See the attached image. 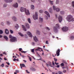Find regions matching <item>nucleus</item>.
<instances>
[{"label": "nucleus", "instance_id": "nucleus-55", "mask_svg": "<svg viewBox=\"0 0 74 74\" xmlns=\"http://www.w3.org/2000/svg\"><path fill=\"white\" fill-rule=\"evenodd\" d=\"M13 61L14 62H15V61H16V59L15 58H14V60H13Z\"/></svg>", "mask_w": 74, "mask_h": 74}, {"label": "nucleus", "instance_id": "nucleus-49", "mask_svg": "<svg viewBox=\"0 0 74 74\" xmlns=\"http://www.w3.org/2000/svg\"><path fill=\"white\" fill-rule=\"evenodd\" d=\"M46 29H47V30H50V29H49V27H46Z\"/></svg>", "mask_w": 74, "mask_h": 74}, {"label": "nucleus", "instance_id": "nucleus-9", "mask_svg": "<svg viewBox=\"0 0 74 74\" xmlns=\"http://www.w3.org/2000/svg\"><path fill=\"white\" fill-rule=\"evenodd\" d=\"M27 34L29 37H33V36H32V33H30V32H28Z\"/></svg>", "mask_w": 74, "mask_h": 74}, {"label": "nucleus", "instance_id": "nucleus-46", "mask_svg": "<svg viewBox=\"0 0 74 74\" xmlns=\"http://www.w3.org/2000/svg\"><path fill=\"white\" fill-rule=\"evenodd\" d=\"M7 25H10V23L9 21H7Z\"/></svg>", "mask_w": 74, "mask_h": 74}, {"label": "nucleus", "instance_id": "nucleus-31", "mask_svg": "<svg viewBox=\"0 0 74 74\" xmlns=\"http://www.w3.org/2000/svg\"><path fill=\"white\" fill-rule=\"evenodd\" d=\"M53 10H54V11H55V10H56V7H55L54 6H53Z\"/></svg>", "mask_w": 74, "mask_h": 74}, {"label": "nucleus", "instance_id": "nucleus-39", "mask_svg": "<svg viewBox=\"0 0 74 74\" xmlns=\"http://www.w3.org/2000/svg\"><path fill=\"white\" fill-rule=\"evenodd\" d=\"M70 38L71 39H73V38H74V37L73 36H72L70 37Z\"/></svg>", "mask_w": 74, "mask_h": 74}, {"label": "nucleus", "instance_id": "nucleus-26", "mask_svg": "<svg viewBox=\"0 0 74 74\" xmlns=\"http://www.w3.org/2000/svg\"><path fill=\"white\" fill-rule=\"evenodd\" d=\"M27 20H28V22H29V23H31V21L30 20V18H28L27 19Z\"/></svg>", "mask_w": 74, "mask_h": 74}, {"label": "nucleus", "instance_id": "nucleus-28", "mask_svg": "<svg viewBox=\"0 0 74 74\" xmlns=\"http://www.w3.org/2000/svg\"><path fill=\"white\" fill-rule=\"evenodd\" d=\"M48 63L49 65L50 66V67H52V65L51 64V62H49Z\"/></svg>", "mask_w": 74, "mask_h": 74}, {"label": "nucleus", "instance_id": "nucleus-30", "mask_svg": "<svg viewBox=\"0 0 74 74\" xmlns=\"http://www.w3.org/2000/svg\"><path fill=\"white\" fill-rule=\"evenodd\" d=\"M56 11L58 12L59 11H60V9L59 8H57L56 9Z\"/></svg>", "mask_w": 74, "mask_h": 74}, {"label": "nucleus", "instance_id": "nucleus-19", "mask_svg": "<svg viewBox=\"0 0 74 74\" xmlns=\"http://www.w3.org/2000/svg\"><path fill=\"white\" fill-rule=\"evenodd\" d=\"M39 20V22L40 23H41L42 22H43V20L42 19V18L41 17H40Z\"/></svg>", "mask_w": 74, "mask_h": 74}, {"label": "nucleus", "instance_id": "nucleus-43", "mask_svg": "<svg viewBox=\"0 0 74 74\" xmlns=\"http://www.w3.org/2000/svg\"><path fill=\"white\" fill-rule=\"evenodd\" d=\"M66 71H67L66 70H64L63 71V73H65L66 72Z\"/></svg>", "mask_w": 74, "mask_h": 74}, {"label": "nucleus", "instance_id": "nucleus-52", "mask_svg": "<svg viewBox=\"0 0 74 74\" xmlns=\"http://www.w3.org/2000/svg\"><path fill=\"white\" fill-rule=\"evenodd\" d=\"M46 44H49V43H48V41L47 40L46 41Z\"/></svg>", "mask_w": 74, "mask_h": 74}, {"label": "nucleus", "instance_id": "nucleus-22", "mask_svg": "<svg viewBox=\"0 0 74 74\" xmlns=\"http://www.w3.org/2000/svg\"><path fill=\"white\" fill-rule=\"evenodd\" d=\"M31 7L32 10H34V5H31Z\"/></svg>", "mask_w": 74, "mask_h": 74}, {"label": "nucleus", "instance_id": "nucleus-6", "mask_svg": "<svg viewBox=\"0 0 74 74\" xmlns=\"http://www.w3.org/2000/svg\"><path fill=\"white\" fill-rule=\"evenodd\" d=\"M30 70H31V71H36V68L32 67H30Z\"/></svg>", "mask_w": 74, "mask_h": 74}, {"label": "nucleus", "instance_id": "nucleus-63", "mask_svg": "<svg viewBox=\"0 0 74 74\" xmlns=\"http://www.w3.org/2000/svg\"><path fill=\"white\" fill-rule=\"evenodd\" d=\"M62 69H66V67H62Z\"/></svg>", "mask_w": 74, "mask_h": 74}, {"label": "nucleus", "instance_id": "nucleus-44", "mask_svg": "<svg viewBox=\"0 0 74 74\" xmlns=\"http://www.w3.org/2000/svg\"><path fill=\"white\" fill-rule=\"evenodd\" d=\"M16 26H15V27H16L17 29H18V28L19 27V26H18V25L16 24Z\"/></svg>", "mask_w": 74, "mask_h": 74}, {"label": "nucleus", "instance_id": "nucleus-45", "mask_svg": "<svg viewBox=\"0 0 74 74\" xmlns=\"http://www.w3.org/2000/svg\"><path fill=\"white\" fill-rule=\"evenodd\" d=\"M4 7H7V5L6 4H4L3 5Z\"/></svg>", "mask_w": 74, "mask_h": 74}, {"label": "nucleus", "instance_id": "nucleus-12", "mask_svg": "<svg viewBox=\"0 0 74 74\" xmlns=\"http://www.w3.org/2000/svg\"><path fill=\"white\" fill-rule=\"evenodd\" d=\"M5 3H10L12 1V0H5Z\"/></svg>", "mask_w": 74, "mask_h": 74}, {"label": "nucleus", "instance_id": "nucleus-10", "mask_svg": "<svg viewBox=\"0 0 74 74\" xmlns=\"http://www.w3.org/2000/svg\"><path fill=\"white\" fill-rule=\"evenodd\" d=\"M34 40L35 42H37L38 41V39L36 37V36H34Z\"/></svg>", "mask_w": 74, "mask_h": 74}, {"label": "nucleus", "instance_id": "nucleus-21", "mask_svg": "<svg viewBox=\"0 0 74 74\" xmlns=\"http://www.w3.org/2000/svg\"><path fill=\"white\" fill-rule=\"evenodd\" d=\"M4 38H5V40H6V41H7L8 40V37H7V36H4Z\"/></svg>", "mask_w": 74, "mask_h": 74}, {"label": "nucleus", "instance_id": "nucleus-27", "mask_svg": "<svg viewBox=\"0 0 74 74\" xmlns=\"http://www.w3.org/2000/svg\"><path fill=\"white\" fill-rule=\"evenodd\" d=\"M49 2L50 3V4H51V5H53V1H51L50 0H49Z\"/></svg>", "mask_w": 74, "mask_h": 74}, {"label": "nucleus", "instance_id": "nucleus-5", "mask_svg": "<svg viewBox=\"0 0 74 74\" xmlns=\"http://www.w3.org/2000/svg\"><path fill=\"white\" fill-rule=\"evenodd\" d=\"M62 31H63V32H65L66 31H67L68 30V27H63L62 29Z\"/></svg>", "mask_w": 74, "mask_h": 74}, {"label": "nucleus", "instance_id": "nucleus-18", "mask_svg": "<svg viewBox=\"0 0 74 74\" xmlns=\"http://www.w3.org/2000/svg\"><path fill=\"white\" fill-rule=\"evenodd\" d=\"M22 27L23 29V30L24 31H26V30H27L26 28H25V26L23 25H22Z\"/></svg>", "mask_w": 74, "mask_h": 74}, {"label": "nucleus", "instance_id": "nucleus-42", "mask_svg": "<svg viewBox=\"0 0 74 74\" xmlns=\"http://www.w3.org/2000/svg\"><path fill=\"white\" fill-rule=\"evenodd\" d=\"M28 57L29 58V59L30 61H32V58H31V57H30L29 56H28Z\"/></svg>", "mask_w": 74, "mask_h": 74}, {"label": "nucleus", "instance_id": "nucleus-16", "mask_svg": "<svg viewBox=\"0 0 74 74\" xmlns=\"http://www.w3.org/2000/svg\"><path fill=\"white\" fill-rule=\"evenodd\" d=\"M5 33L6 34H9V31H8V30L7 29H6L5 30Z\"/></svg>", "mask_w": 74, "mask_h": 74}, {"label": "nucleus", "instance_id": "nucleus-17", "mask_svg": "<svg viewBox=\"0 0 74 74\" xmlns=\"http://www.w3.org/2000/svg\"><path fill=\"white\" fill-rule=\"evenodd\" d=\"M45 14H46L49 18L50 17V15H49V14L48 12H47V11H45Z\"/></svg>", "mask_w": 74, "mask_h": 74}, {"label": "nucleus", "instance_id": "nucleus-29", "mask_svg": "<svg viewBox=\"0 0 74 74\" xmlns=\"http://www.w3.org/2000/svg\"><path fill=\"white\" fill-rule=\"evenodd\" d=\"M18 34L21 36V37H23V34H22L21 33L19 32Z\"/></svg>", "mask_w": 74, "mask_h": 74}, {"label": "nucleus", "instance_id": "nucleus-7", "mask_svg": "<svg viewBox=\"0 0 74 74\" xmlns=\"http://www.w3.org/2000/svg\"><path fill=\"white\" fill-rule=\"evenodd\" d=\"M60 49H58L56 51V53L57 55V56H58L59 55H60Z\"/></svg>", "mask_w": 74, "mask_h": 74}, {"label": "nucleus", "instance_id": "nucleus-1", "mask_svg": "<svg viewBox=\"0 0 74 74\" xmlns=\"http://www.w3.org/2000/svg\"><path fill=\"white\" fill-rule=\"evenodd\" d=\"M20 11L21 12H24L25 11V14L27 15H30V13L29 12V10H26V8H24L23 7H21Z\"/></svg>", "mask_w": 74, "mask_h": 74}, {"label": "nucleus", "instance_id": "nucleus-40", "mask_svg": "<svg viewBox=\"0 0 74 74\" xmlns=\"http://www.w3.org/2000/svg\"><path fill=\"white\" fill-rule=\"evenodd\" d=\"M59 3V0H57L56 2V4H58Z\"/></svg>", "mask_w": 74, "mask_h": 74}, {"label": "nucleus", "instance_id": "nucleus-64", "mask_svg": "<svg viewBox=\"0 0 74 74\" xmlns=\"http://www.w3.org/2000/svg\"><path fill=\"white\" fill-rule=\"evenodd\" d=\"M1 24V25H4V23H2Z\"/></svg>", "mask_w": 74, "mask_h": 74}, {"label": "nucleus", "instance_id": "nucleus-2", "mask_svg": "<svg viewBox=\"0 0 74 74\" xmlns=\"http://www.w3.org/2000/svg\"><path fill=\"white\" fill-rule=\"evenodd\" d=\"M73 16L71 15H68L66 18V20L68 22H73L74 18H73Z\"/></svg>", "mask_w": 74, "mask_h": 74}, {"label": "nucleus", "instance_id": "nucleus-38", "mask_svg": "<svg viewBox=\"0 0 74 74\" xmlns=\"http://www.w3.org/2000/svg\"><path fill=\"white\" fill-rule=\"evenodd\" d=\"M3 31L1 30H0V34H2V33H3Z\"/></svg>", "mask_w": 74, "mask_h": 74}, {"label": "nucleus", "instance_id": "nucleus-56", "mask_svg": "<svg viewBox=\"0 0 74 74\" xmlns=\"http://www.w3.org/2000/svg\"><path fill=\"white\" fill-rule=\"evenodd\" d=\"M1 66L2 67H4V64H1Z\"/></svg>", "mask_w": 74, "mask_h": 74}, {"label": "nucleus", "instance_id": "nucleus-25", "mask_svg": "<svg viewBox=\"0 0 74 74\" xmlns=\"http://www.w3.org/2000/svg\"><path fill=\"white\" fill-rule=\"evenodd\" d=\"M40 49L41 48L38 47L37 48L35 49V51H39V50H40Z\"/></svg>", "mask_w": 74, "mask_h": 74}, {"label": "nucleus", "instance_id": "nucleus-33", "mask_svg": "<svg viewBox=\"0 0 74 74\" xmlns=\"http://www.w3.org/2000/svg\"><path fill=\"white\" fill-rule=\"evenodd\" d=\"M36 33H37V34H38V35H39L40 33V32L38 31H37Z\"/></svg>", "mask_w": 74, "mask_h": 74}, {"label": "nucleus", "instance_id": "nucleus-58", "mask_svg": "<svg viewBox=\"0 0 74 74\" xmlns=\"http://www.w3.org/2000/svg\"><path fill=\"white\" fill-rule=\"evenodd\" d=\"M46 64H47V67H49V64L47 63Z\"/></svg>", "mask_w": 74, "mask_h": 74}, {"label": "nucleus", "instance_id": "nucleus-32", "mask_svg": "<svg viewBox=\"0 0 74 74\" xmlns=\"http://www.w3.org/2000/svg\"><path fill=\"white\" fill-rule=\"evenodd\" d=\"M72 7L74 8V1H72Z\"/></svg>", "mask_w": 74, "mask_h": 74}, {"label": "nucleus", "instance_id": "nucleus-37", "mask_svg": "<svg viewBox=\"0 0 74 74\" xmlns=\"http://www.w3.org/2000/svg\"><path fill=\"white\" fill-rule=\"evenodd\" d=\"M61 66H64V64L63 63H62L60 64Z\"/></svg>", "mask_w": 74, "mask_h": 74}, {"label": "nucleus", "instance_id": "nucleus-20", "mask_svg": "<svg viewBox=\"0 0 74 74\" xmlns=\"http://www.w3.org/2000/svg\"><path fill=\"white\" fill-rule=\"evenodd\" d=\"M49 12H50V13H52V8H50L49 10Z\"/></svg>", "mask_w": 74, "mask_h": 74}, {"label": "nucleus", "instance_id": "nucleus-24", "mask_svg": "<svg viewBox=\"0 0 74 74\" xmlns=\"http://www.w3.org/2000/svg\"><path fill=\"white\" fill-rule=\"evenodd\" d=\"M55 74H63L62 72L59 71H58V73H56Z\"/></svg>", "mask_w": 74, "mask_h": 74}, {"label": "nucleus", "instance_id": "nucleus-51", "mask_svg": "<svg viewBox=\"0 0 74 74\" xmlns=\"http://www.w3.org/2000/svg\"><path fill=\"white\" fill-rule=\"evenodd\" d=\"M32 2V3H34L35 2V0H31Z\"/></svg>", "mask_w": 74, "mask_h": 74}, {"label": "nucleus", "instance_id": "nucleus-59", "mask_svg": "<svg viewBox=\"0 0 74 74\" xmlns=\"http://www.w3.org/2000/svg\"><path fill=\"white\" fill-rule=\"evenodd\" d=\"M27 51H21V52L22 53H26V52Z\"/></svg>", "mask_w": 74, "mask_h": 74}, {"label": "nucleus", "instance_id": "nucleus-62", "mask_svg": "<svg viewBox=\"0 0 74 74\" xmlns=\"http://www.w3.org/2000/svg\"><path fill=\"white\" fill-rule=\"evenodd\" d=\"M6 63H7V64L8 65H10V63H9V62H6Z\"/></svg>", "mask_w": 74, "mask_h": 74}, {"label": "nucleus", "instance_id": "nucleus-41", "mask_svg": "<svg viewBox=\"0 0 74 74\" xmlns=\"http://www.w3.org/2000/svg\"><path fill=\"white\" fill-rule=\"evenodd\" d=\"M10 32L11 33H12V34L13 33V31L11 30H10Z\"/></svg>", "mask_w": 74, "mask_h": 74}, {"label": "nucleus", "instance_id": "nucleus-13", "mask_svg": "<svg viewBox=\"0 0 74 74\" xmlns=\"http://www.w3.org/2000/svg\"><path fill=\"white\" fill-rule=\"evenodd\" d=\"M13 6L15 8H17L18 6V3H15L13 5Z\"/></svg>", "mask_w": 74, "mask_h": 74}, {"label": "nucleus", "instance_id": "nucleus-35", "mask_svg": "<svg viewBox=\"0 0 74 74\" xmlns=\"http://www.w3.org/2000/svg\"><path fill=\"white\" fill-rule=\"evenodd\" d=\"M39 12H40V13H42V12H43V11L42 10H39Z\"/></svg>", "mask_w": 74, "mask_h": 74}, {"label": "nucleus", "instance_id": "nucleus-14", "mask_svg": "<svg viewBox=\"0 0 74 74\" xmlns=\"http://www.w3.org/2000/svg\"><path fill=\"white\" fill-rule=\"evenodd\" d=\"M56 26L57 28H58V29L60 28V26L59 25V24H57L56 25Z\"/></svg>", "mask_w": 74, "mask_h": 74}, {"label": "nucleus", "instance_id": "nucleus-4", "mask_svg": "<svg viewBox=\"0 0 74 74\" xmlns=\"http://www.w3.org/2000/svg\"><path fill=\"white\" fill-rule=\"evenodd\" d=\"M33 18L34 20H36L38 19V14H37V12H35V16H33Z\"/></svg>", "mask_w": 74, "mask_h": 74}, {"label": "nucleus", "instance_id": "nucleus-54", "mask_svg": "<svg viewBox=\"0 0 74 74\" xmlns=\"http://www.w3.org/2000/svg\"><path fill=\"white\" fill-rule=\"evenodd\" d=\"M34 44H35V43L34 42H32V45H34Z\"/></svg>", "mask_w": 74, "mask_h": 74}, {"label": "nucleus", "instance_id": "nucleus-53", "mask_svg": "<svg viewBox=\"0 0 74 74\" xmlns=\"http://www.w3.org/2000/svg\"><path fill=\"white\" fill-rule=\"evenodd\" d=\"M16 72L18 73H19V71L18 70H16Z\"/></svg>", "mask_w": 74, "mask_h": 74}, {"label": "nucleus", "instance_id": "nucleus-50", "mask_svg": "<svg viewBox=\"0 0 74 74\" xmlns=\"http://www.w3.org/2000/svg\"><path fill=\"white\" fill-rule=\"evenodd\" d=\"M31 52H34V49H32V50H31Z\"/></svg>", "mask_w": 74, "mask_h": 74}, {"label": "nucleus", "instance_id": "nucleus-34", "mask_svg": "<svg viewBox=\"0 0 74 74\" xmlns=\"http://www.w3.org/2000/svg\"><path fill=\"white\" fill-rule=\"evenodd\" d=\"M60 13L62 15H63V14H64V11H62L60 12Z\"/></svg>", "mask_w": 74, "mask_h": 74}, {"label": "nucleus", "instance_id": "nucleus-48", "mask_svg": "<svg viewBox=\"0 0 74 74\" xmlns=\"http://www.w3.org/2000/svg\"><path fill=\"white\" fill-rule=\"evenodd\" d=\"M56 67H57V68H59L60 67V65H58L57 66H56Z\"/></svg>", "mask_w": 74, "mask_h": 74}, {"label": "nucleus", "instance_id": "nucleus-8", "mask_svg": "<svg viewBox=\"0 0 74 74\" xmlns=\"http://www.w3.org/2000/svg\"><path fill=\"white\" fill-rule=\"evenodd\" d=\"M58 21L59 22H61L62 21V16H58Z\"/></svg>", "mask_w": 74, "mask_h": 74}, {"label": "nucleus", "instance_id": "nucleus-47", "mask_svg": "<svg viewBox=\"0 0 74 74\" xmlns=\"http://www.w3.org/2000/svg\"><path fill=\"white\" fill-rule=\"evenodd\" d=\"M54 60H55V62H57V60H58L57 59H56L55 58H54Z\"/></svg>", "mask_w": 74, "mask_h": 74}, {"label": "nucleus", "instance_id": "nucleus-36", "mask_svg": "<svg viewBox=\"0 0 74 74\" xmlns=\"http://www.w3.org/2000/svg\"><path fill=\"white\" fill-rule=\"evenodd\" d=\"M22 65V67H25V64H21V65Z\"/></svg>", "mask_w": 74, "mask_h": 74}, {"label": "nucleus", "instance_id": "nucleus-57", "mask_svg": "<svg viewBox=\"0 0 74 74\" xmlns=\"http://www.w3.org/2000/svg\"><path fill=\"white\" fill-rule=\"evenodd\" d=\"M55 63L56 64V65H58V64H59V63H57L56 62H55Z\"/></svg>", "mask_w": 74, "mask_h": 74}, {"label": "nucleus", "instance_id": "nucleus-61", "mask_svg": "<svg viewBox=\"0 0 74 74\" xmlns=\"http://www.w3.org/2000/svg\"><path fill=\"white\" fill-rule=\"evenodd\" d=\"M22 49V48H19V51H21Z\"/></svg>", "mask_w": 74, "mask_h": 74}, {"label": "nucleus", "instance_id": "nucleus-23", "mask_svg": "<svg viewBox=\"0 0 74 74\" xmlns=\"http://www.w3.org/2000/svg\"><path fill=\"white\" fill-rule=\"evenodd\" d=\"M54 32H56L57 31H58V29H57V28H56L55 27H54Z\"/></svg>", "mask_w": 74, "mask_h": 74}, {"label": "nucleus", "instance_id": "nucleus-11", "mask_svg": "<svg viewBox=\"0 0 74 74\" xmlns=\"http://www.w3.org/2000/svg\"><path fill=\"white\" fill-rule=\"evenodd\" d=\"M25 26L28 29H29V28H30V26H29V24H28V23H25Z\"/></svg>", "mask_w": 74, "mask_h": 74}, {"label": "nucleus", "instance_id": "nucleus-60", "mask_svg": "<svg viewBox=\"0 0 74 74\" xmlns=\"http://www.w3.org/2000/svg\"><path fill=\"white\" fill-rule=\"evenodd\" d=\"M55 16L56 18H58V15L57 14H56Z\"/></svg>", "mask_w": 74, "mask_h": 74}, {"label": "nucleus", "instance_id": "nucleus-15", "mask_svg": "<svg viewBox=\"0 0 74 74\" xmlns=\"http://www.w3.org/2000/svg\"><path fill=\"white\" fill-rule=\"evenodd\" d=\"M12 19L14 21H16V17L13 16L12 18Z\"/></svg>", "mask_w": 74, "mask_h": 74}, {"label": "nucleus", "instance_id": "nucleus-3", "mask_svg": "<svg viewBox=\"0 0 74 74\" xmlns=\"http://www.w3.org/2000/svg\"><path fill=\"white\" fill-rule=\"evenodd\" d=\"M9 38H11L10 39V41L11 42H16L17 41L16 38L15 37L12 36L11 35H9Z\"/></svg>", "mask_w": 74, "mask_h": 74}]
</instances>
